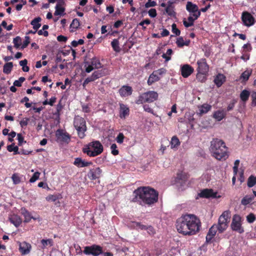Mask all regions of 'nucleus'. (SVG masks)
Here are the masks:
<instances>
[{"label": "nucleus", "mask_w": 256, "mask_h": 256, "mask_svg": "<svg viewBox=\"0 0 256 256\" xmlns=\"http://www.w3.org/2000/svg\"><path fill=\"white\" fill-rule=\"evenodd\" d=\"M101 173V170L99 168H96L89 172L88 176L91 180H96L100 177Z\"/></svg>", "instance_id": "nucleus-22"}, {"label": "nucleus", "mask_w": 256, "mask_h": 256, "mask_svg": "<svg viewBox=\"0 0 256 256\" xmlns=\"http://www.w3.org/2000/svg\"><path fill=\"white\" fill-rule=\"evenodd\" d=\"M158 94L156 92L151 90L140 94L136 101V104H140L145 102L150 103L158 99Z\"/></svg>", "instance_id": "nucleus-4"}, {"label": "nucleus", "mask_w": 256, "mask_h": 256, "mask_svg": "<svg viewBox=\"0 0 256 256\" xmlns=\"http://www.w3.org/2000/svg\"><path fill=\"white\" fill-rule=\"evenodd\" d=\"M180 144L179 140L176 136H173L170 141V148L172 149H177Z\"/></svg>", "instance_id": "nucleus-37"}, {"label": "nucleus", "mask_w": 256, "mask_h": 256, "mask_svg": "<svg viewBox=\"0 0 256 256\" xmlns=\"http://www.w3.org/2000/svg\"><path fill=\"white\" fill-rule=\"evenodd\" d=\"M198 67L197 70L199 74H202V75H206L208 72L209 67L207 64L206 59L202 58L197 62Z\"/></svg>", "instance_id": "nucleus-12"}, {"label": "nucleus", "mask_w": 256, "mask_h": 256, "mask_svg": "<svg viewBox=\"0 0 256 256\" xmlns=\"http://www.w3.org/2000/svg\"><path fill=\"white\" fill-rule=\"evenodd\" d=\"M172 50L170 48H169L167 50L166 54H164L162 55V57L165 59L166 62H167L168 60H170L171 58L170 56L172 54Z\"/></svg>", "instance_id": "nucleus-47"}, {"label": "nucleus", "mask_w": 256, "mask_h": 256, "mask_svg": "<svg viewBox=\"0 0 256 256\" xmlns=\"http://www.w3.org/2000/svg\"><path fill=\"white\" fill-rule=\"evenodd\" d=\"M110 150L112 152V154L116 156L118 154V150H117V146L115 144H113L110 146Z\"/></svg>", "instance_id": "nucleus-53"}, {"label": "nucleus", "mask_w": 256, "mask_h": 256, "mask_svg": "<svg viewBox=\"0 0 256 256\" xmlns=\"http://www.w3.org/2000/svg\"><path fill=\"white\" fill-rule=\"evenodd\" d=\"M25 78L24 77H20L18 80H16L14 82V85L16 86H20L22 84L24 81Z\"/></svg>", "instance_id": "nucleus-54"}, {"label": "nucleus", "mask_w": 256, "mask_h": 256, "mask_svg": "<svg viewBox=\"0 0 256 256\" xmlns=\"http://www.w3.org/2000/svg\"><path fill=\"white\" fill-rule=\"evenodd\" d=\"M12 179L14 184H18L21 182L22 177L19 175V174L15 173L12 175Z\"/></svg>", "instance_id": "nucleus-42"}, {"label": "nucleus", "mask_w": 256, "mask_h": 256, "mask_svg": "<svg viewBox=\"0 0 256 256\" xmlns=\"http://www.w3.org/2000/svg\"><path fill=\"white\" fill-rule=\"evenodd\" d=\"M74 126L78 132V136L80 138L84 137V132L86 130V122L84 120L79 116H76L74 119Z\"/></svg>", "instance_id": "nucleus-5"}, {"label": "nucleus", "mask_w": 256, "mask_h": 256, "mask_svg": "<svg viewBox=\"0 0 256 256\" xmlns=\"http://www.w3.org/2000/svg\"><path fill=\"white\" fill-rule=\"evenodd\" d=\"M254 196H246L242 200L241 203L242 205L246 206L252 202Z\"/></svg>", "instance_id": "nucleus-40"}, {"label": "nucleus", "mask_w": 256, "mask_h": 256, "mask_svg": "<svg viewBox=\"0 0 256 256\" xmlns=\"http://www.w3.org/2000/svg\"><path fill=\"white\" fill-rule=\"evenodd\" d=\"M10 220L16 227H18L22 224V220L20 216L16 214H12L10 216Z\"/></svg>", "instance_id": "nucleus-28"}, {"label": "nucleus", "mask_w": 256, "mask_h": 256, "mask_svg": "<svg viewBox=\"0 0 256 256\" xmlns=\"http://www.w3.org/2000/svg\"><path fill=\"white\" fill-rule=\"evenodd\" d=\"M186 10L190 14V16H193L194 19H198L200 16V11L198 10V6L191 2H187Z\"/></svg>", "instance_id": "nucleus-10"}, {"label": "nucleus", "mask_w": 256, "mask_h": 256, "mask_svg": "<svg viewBox=\"0 0 256 256\" xmlns=\"http://www.w3.org/2000/svg\"><path fill=\"white\" fill-rule=\"evenodd\" d=\"M132 92V88L128 86H124L119 90V93L122 97L131 95Z\"/></svg>", "instance_id": "nucleus-25"}, {"label": "nucleus", "mask_w": 256, "mask_h": 256, "mask_svg": "<svg viewBox=\"0 0 256 256\" xmlns=\"http://www.w3.org/2000/svg\"><path fill=\"white\" fill-rule=\"evenodd\" d=\"M226 78L224 74H218L214 78V82L217 87L219 88L225 82Z\"/></svg>", "instance_id": "nucleus-26"}, {"label": "nucleus", "mask_w": 256, "mask_h": 256, "mask_svg": "<svg viewBox=\"0 0 256 256\" xmlns=\"http://www.w3.org/2000/svg\"><path fill=\"white\" fill-rule=\"evenodd\" d=\"M146 230L148 234L150 235H153L155 233L154 230L150 226H147Z\"/></svg>", "instance_id": "nucleus-59"}, {"label": "nucleus", "mask_w": 256, "mask_h": 256, "mask_svg": "<svg viewBox=\"0 0 256 256\" xmlns=\"http://www.w3.org/2000/svg\"><path fill=\"white\" fill-rule=\"evenodd\" d=\"M56 10L54 13L55 16H62L64 14L65 9L60 4H58L56 6Z\"/></svg>", "instance_id": "nucleus-36"}, {"label": "nucleus", "mask_w": 256, "mask_h": 256, "mask_svg": "<svg viewBox=\"0 0 256 256\" xmlns=\"http://www.w3.org/2000/svg\"><path fill=\"white\" fill-rule=\"evenodd\" d=\"M143 108L144 110V111L151 113L153 114H154V111L152 108H150V107L147 104L144 105Z\"/></svg>", "instance_id": "nucleus-62"}, {"label": "nucleus", "mask_w": 256, "mask_h": 256, "mask_svg": "<svg viewBox=\"0 0 256 256\" xmlns=\"http://www.w3.org/2000/svg\"><path fill=\"white\" fill-rule=\"evenodd\" d=\"M190 40H184L182 37H179L177 38L176 44L179 47H182L184 46H188L190 44Z\"/></svg>", "instance_id": "nucleus-38"}, {"label": "nucleus", "mask_w": 256, "mask_h": 256, "mask_svg": "<svg viewBox=\"0 0 256 256\" xmlns=\"http://www.w3.org/2000/svg\"><path fill=\"white\" fill-rule=\"evenodd\" d=\"M181 73L184 78H188L194 72L193 68L188 64H184L181 67Z\"/></svg>", "instance_id": "nucleus-20"}, {"label": "nucleus", "mask_w": 256, "mask_h": 256, "mask_svg": "<svg viewBox=\"0 0 256 256\" xmlns=\"http://www.w3.org/2000/svg\"><path fill=\"white\" fill-rule=\"evenodd\" d=\"M7 150L10 152H14V154H18V148L17 146H14V144H12L7 146Z\"/></svg>", "instance_id": "nucleus-48"}, {"label": "nucleus", "mask_w": 256, "mask_h": 256, "mask_svg": "<svg viewBox=\"0 0 256 256\" xmlns=\"http://www.w3.org/2000/svg\"><path fill=\"white\" fill-rule=\"evenodd\" d=\"M156 3L154 1H152V0H148V2L145 4V6L146 8L150 7H152L156 6Z\"/></svg>", "instance_id": "nucleus-60"}, {"label": "nucleus", "mask_w": 256, "mask_h": 256, "mask_svg": "<svg viewBox=\"0 0 256 256\" xmlns=\"http://www.w3.org/2000/svg\"><path fill=\"white\" fill-rule=\"evenodd\" d=\"M19 246L20 251L23 255L29 254L32 248L30 244L26 242L20 243Z\"/></svg>", "instance_id": "nucleus-19"}, {"label": "nucleus", "mask_w": 256, "mask_h": 256, "mask_svg": "<svg viewBox=\"0 0 256 256\" xmlns=\"http://www.w3.org/2000/svg\"><path fill=\"white\" fill-rule=\"evenodd\" d=\"M160 80V77L157 74V72H153L149 76L148 80V86L152 85L154 82H158Z\"/></svg>", "instance_id": "nucleus-32"}, {"label": "nucleus", "mask_w": 256, "mask_h": 256, "mask_svg": "<svg viewBox=\"0 0 256 256\" xmlns=\"http://www.w3.org/2000/svg\"><path fill=\"white\" fill-rule=\"evenodd\" d=\"M178 0H170L168 2L167 6L166 8V12L170 16H174L175 12L174 11V6L173 4L177 2Z\"/></svg>", "instance_id": "nucleus-23"}, {"label": "nucleus", "mask_w": 256, "mask_h": 256, "mask_svg": "<svg viewBox=\"0 0 256 256\" xmlns=\"http://www.w3.org/2000/svg\"><path fill=\"white\" fill-rule=\"evenodd\" d=\"M242 19L244 24L247 26H250L254 23V18L248 12L242 14Z\"/></svg>", "instance_id": "nucleus-15"}, {"label": "nucleus", "mask_w": 256, "mask_h": 256, "mask_svg": "<svg viewBox=\"0 0 256 256\" xmlns=\"http://www.w3.org/2000/svg\"><path fill=\"white\" fill-rule=\"evenodd\" d=\"M108 74V70L106 68H102L95 70L92 74L88 77L84 82L82 86L85 87L89 82H94L96 80L106 76Z\"/></svg>", "instance_id": "nucleus-8"}, {"label": "nucleus", "mask_w": 256, "mask_h": 256, "mask_svg": "<svg viewBox=\"0 0 256 256\" xmlns=\"http://www.w3.org/2000/svg\"><path fill=\"white\" fill-rule=\"evenodd\" d=\"M211 108V106L207 104H204L202 105L199 106H198V114L200 115L206 114L209 110H210Z\"/></svg>", "instance_id": "nucleus-29"}, {"label": "nucleus", "mask_w": 256, "mask_h": 256, "mask_svg": "<svg viewBox=\"0 0 256 256\" xmlns=\"http://www.w3.org/2000/svg\"><path fill=\"white\" fill-rule=\"evenodd\" d=\"M83 152L90 156H96L103 152V146L100 142L94 141L84 146Z\"/></svg>", "instance_id": "nucleus-3"}, {"label": "nucleus", "mask_w": 256, "mask_h": 256, "mask_svg": "<svg viewBox=\"0 0 256 256\" xmlns=\"http://www.w3.org/2000/svg\"><path fill=\"white\" fill-rule=\"evenodd\" d=\"M136 196H138L144 203L152 204L158 201V193L150 187H141L134 191Z\"/></svg>", "instance_id": "nucleus-2"}, {"label": "nucleus", "mask_w": 256, "mask_h": 256, "mask_svg": "<svg viewBox=\"0 0 256 256\" xmlns=\"http://www.w3.org/2000/svg\"><path fill=\"white\" fill-rule=\"evenodd\" d=\"M40 174L39 172H36L34 173L32 177L30 180V182L33 183L39 178Z\"/></svg>", "instance_id": "nucleus-52"}, {"label": "nucleus", "mask_w": 256, "mask_h": 256, "mask_svg": "<svg viewBox=\"0 0 256 256\" xmlns=\"http://www.w3.org/2000/svg\"><path fill=\"white\" fill-rule=\"evenodd\" d=\"M256 184V177L254 176H250L248 180V186L252 188Z\"/></svg>", "instance_id": "nucleus-45"}, {"label": "nucleus", "mask_w": 256, "mask_h": 256, "mask_svg": "<svg viewBox=\"0 0 256 256\" xmlns=\"http://www.w3.org/2000/svg\"><path fill=\"white\" fill-rule=\"evenodd\" d=\"M239 164L240 160H235L234 163V166L233 167L234 173V175H236L238 172Z\"/></svg>", "instance_id": "nucleus-57"}, {"label": "nucleus", "mask_w": 256, "mask_h": 256, "mask_svg": "<svg viewBox=\"0 0 256 256\" xmlns=\"http://www.w3.org/2000/svg\"><path fill=\"white\" fill-rule=\"evenodd\" d=\"M20 213L24 217V222L26 223L29 222L32 219L34 220H38V221L41 220V218L40 216H37L36 218L33 217L31 214L26 210L25 208H22L20 210Z\"/></svg>", "instance_id": "nucleus-18"}, {"label": "nucleus", "mask_w": 256, "mask_h": 256, "mask_svg": "<svg viewBox=\"0 0 256 256\" xmlns=\"http://www.w3.org/2000/svg\"><path fill=\"white\" fill-rule=\"evenodd\" d=\"M129 226L132 228H135L138 230H146L147 226L144 225L140 222H132Z\"/></svg>", "instance_id": "nucleus-30"}, {"label": "nucleus", "mask_w": 256, "mask_h": 256, "mask_svg": "<svg viewBox=\"0 0 256 256\" xmlns=\"http://www.w3.org/2000/svg\"><path fill=\"white\" fill-rule=\"evenodd\" d=\"M200 222L194 214H185L180 218L176 222L178 232L184 236H192L200 230Z\"/></svg>", "instance_id": "nucleus-1"}, {"label": "nucleus", "mask_w": 256, "mask_h": 256, "mask_svg": "<svg viewBox=\"0 0 256 256\" xmlns=\"http://www.w3.org/2000/svg\"><path fill=\"white\" fill-rule=\"evenodd\" d=\"M231 228L232 230L240 234L244 232V230L242 226V218L240 216L236 214L233 216Z\"/></svg>", "instance_id": "nucleus-11"}, {"label": "nucleus", "mask_w": 256, "mask_h": 256, "mask_svg": "<svg viewBox=\"0 0 256 256\" xmlns=\"http://www.w3.org/2000/svg\"><path fill=\"white\" fill-rule=\"evenodd\" d=\"M41 20V18L39 17L36 18L33 20L31 22V24L33 26V28L34 30H38V28L40 26V22Z\"/></svg>", "instance_id": "nucleus-41"}, {"label": "nucleus", "mask_w": 256, "mask_h": 256, "mask_svg": "<svg viewBox=\"0 0 256 256\" xmlns=\"http://www.w3.org/2000/svg\"><path fill=\"white\" fill-rule=\"evenodd\" d=\"M12 66L13 64L12 62L6 63L4 66L3 72L6 74H9L12 71Z\"/></svg>", "instance_id": "nucleus-39"}, {"label": "nucleus", "mask_w": 256, "mask_h": 256, "mask_svg": "<svg viewBox=\"0 0 256 256\" xmlns=\"http://www.w3.org/2000/svg\"><path fill=\"white\" fill-rule=\"evenodd\" d=\"M80 26V22L78 18H74L72 20L70 24V32H74L76 31Z\"/></svg>", "instance_id": "nucleus-33"}, {"label": "nucleus", "mask_w": 256, "mask_h": 256, "mask_svg": "<svg viewBox=\"0 0 256 256\" xmlns=\"http://www.w3.org/2000/svg\"><path fill=\"white\" fill-rule=\"evenodd\" d=\"M124 135L122 133H120L116 138V140L118 144H122L124 142Z\"/></svg>", "instance_id": "nucleus-58"}, {"label": "nucleus", "mask_w": 256, "mask_h": 256, "mask_svg": "<svg viewBox=\"0 0 256 256\" xmlns=\"http://www.w3.org/2000/svg\"><path fill=\"white\" fill-rule=\"evenodd\" d=\"M112 46L114 50L116 52H119L120 50V48L119 46V42L118 39H114L111 43Z\"/></svg>", "instance_id": "nucleus-43"}, {"label": "nucleus", "mask_w": 256, "mask_h": 256, "mask_svg": "<svg viewBox=\"0 0 256 256\" xmlns=\"http://www.w3.org/2000/svg\"><path fill=\"white\" fill-rule=\"evenodd\" d=\"M199 196L204 198H219L220 196L216 192L212 189H205L202 190Z\"/></svg>", "instance_id": "nucleus-14"}, {"label": "nucleus", "mask_w": 256, "mask_h": 256, "mask_svg": "<svg viewBox=\"0 0 256 256\" xmlns=\"http://www.w3.org/2000/svg\"><path fill=\"white\" fill-rule=\"evenodd\" d=\"M57 140L59 142L68 143L70 140V136L66 132H64L61 130H58L56 132Z\"/></svg>", "instance_id": "nucleus-16"}, {"label": "nucleus", "mask_w": 256, "mask_h": 256, "mask_svg": "<svg viewBox=\"0 0 256 256\" xmlns=\"http://www.w3.org/2000/svg\"><path fill=\"white\" fill-rule=\"evenodd\" d=\"M83 252L86 255L91 254L93 256H98L102 253V248L96 244L86 246L84 247Z\"/></svg>", "instance_id": "nucleus-9"}, {"label": "nucleus", "mask_w": 256, "mask_h": 256, "mask_svg": "<svg viewBox=\"0 0 256 256\" xmlns=\"http://www.w3.org/2000/svg\"><path fill=\"white\" fill-rule=\"evenodd\" d=\"M2 26L6 28L8 30H10L12 29V25L10 24L9 26H7V23L6 21H2Z\"/></svg>", "instance_id": "nucleus-63"}, {"label": "nucleus", "mask_w": 256, "mask_h": 256, "mask_svg": "<svg viewBox=\"0 0 256 256\" xmlns=\"http://www.w3.org/2000/svg\"><path fill=\"white\" fill-rule=\"evenodd\" d=\"M13 43L14 44V46L16 48H18L21 45L22 40L21 38L19 36H16V38H14Z\"/></svg>", "instance_id": "nucleus-50"}, {"label": "nucleus", "mask_w": 256, "mask_h": 256, "mask_svg": "<svg viewBox=\"0 0 256 256\" xmlns=\"http://www.w3.org/2000/svg\"><path fill=\"white\" fill-rule=\"evenodd\" d=\"M211 152L212 156L218 160H226L228 157L226 146L216 151L212 150Z\"/></svg>", "instance_id": "nucleus-13"}, {"label": "nucleus", "mask_w": 256, "mask_h": 256, "mask_svg": "<svg viewBox=\"0 0 256 256\" xmlns=\"http://www.w3.org/2000/svg\"><path fill=\"white\" fill-rule=\"evenodd\" d=\"M148 15L152 18H155L156 16V11L154 8H151L148 10Z\"/></svg>", "instance_id": "nucleus-61"}, {"label": "nucleus", "mask_w": 256, "mask_h": 256, "mask_svg": "<svg viewBox=\"0 0 256 256\" xmlns=\"http://www.w3.org/2000/svg\"><path fill=\"white\" fill-rule=\"evenodd\" d=\"M250 96V92L248 90H244L240 92V96L241 100L245 102L248 100Z\"/></svg>", "instance_id": "nucleus-35"}, {"label": "nucleus", "mask_w": 256, "mask_h": 256, "mask_svg": "<svg viewBox=\"0 0 256 256\" xmlns=\"http://www.w3.org/2000/svg\"><path fill=\"white\" fill-rule=\"evenodd\" d=\"M27 63L26 60H24L20 62V64L22 66V70L24 72H28L29 70V68L26 66Z\"/></svg>", "instance_id": "nucleus-49"}, {"label": "nucleus", "mask_w": 256, "mask_h": 256, "mask_svg": "<svg viewBox=\"0 0 256 256\" xmlns=\"http://www.w3.org/2000/svg\"><path fill=\"white\" fill-rule=\"evenodd\" d=\"M246 220L249 223H252L256 220V216L253 214H250L246 216Z\"/></svg>", "instance_id": "nucleus-55"}, {"label": "nucleus", "mask_w": 256, "mask_h": 256, "mask_svg": "<svg viewBox=\"0 0 256 256\" xmlns=\"http://www.w3.org/2000/svg\"><path fill=\"white\" fill-rule=\"evenodd\" d=\"M172 28L173 33L176 34V36H179L180 34V32L178 28H177L176 24H173L172 26Z\"/></svg>", "instance_id": "nucleus-56"}, {"label": "nucleus", "mask_w": 256, "mask_h": 256, "mask_svg": "<svg viewBox=\"0 0 256 256\" xmlns=\"http://www.w3.org/2000/svg\"><path fill=\"white\" fill-rule=\"evenodd\" d=\"M192 17L193 16H189L188 19V21H184V24L186 27L188 28L192 26L194 24V21L196 19H194Z\"/></svg>", "instance_id": "nucleus-44"}, {"label": "nucleus", "mask_w": 256, "mask_h": 256, "mask_svg": "<svg viewBox=\"0 0 256 256\" xmlns=\"http://www.w3.org/2000/svg\"><path fill=\"white\" fill-rule=\"evenodd\" d=\"M46 199L48 202H55L58 199V196L57 195L50 194L47 196Z\"/></svg>", "instance_id": "nucleus-51"}, {"label": "nucleus", "mask_w": 256, "mask_h": 256, "mask_svg": "<svg viewBox=\"0 0 256 256\" xmlns=\"http://www.w3.org/2000/svg\"><path fill=\"white\" fill-rule=\"evenodd\" d=\"M218 230L219 231V228L216 225L214 224L212 226L206 236V240L208 242H210L212 240L214 236L216 234Z\"/></svg>", "instance_id": "nucleus-24"}, {"label": "nucleus", "mask_w": 256, "mask_h": 256, "mask_svg": "<svg viewBox=\"0 0 256 256\" xmlns=\"http://www.w3.org/2000/svg\"><path fill=\"white\" fill-rule=\"evenodd\" d=\"M92 162H86L80 158H75L74 164L78 167L82 168L88 166L92 164Z\"/></svg>", "instance_id": "nucleus-27"}, {"label": "nucleus", "mask_w": 256, "mask_h": 256, "mask_svg": "<svg viewBox=\"0 0 256 256\" xmlns=\"http://www.w3.org/2000/svg\"><path fill=\"white\" fill-rule=\"evenodd\" d=\"M206 75H202V74L198 73L196 78L200 82H204L206 80Z\"/></svg>", "instance_id": "nucleus-64"}, {"label": "nucleus", "mask_w": 256, "mask_h": 256, "mask_svg": "<svg viewBox=\"0 0 256 256\" xmlns=\"http://www.w3.org/2000/svg\"><path fill=\"white\" fill-rule=\"evenodd\" d=\"M130 110L128 107L123 104H120V117L121 118H125L129 115Z\"/></svg>", "instance_id": "nucleus-21"}, {"label": "nucleus", "mask_w": 256, "mask_h": 256, "mask_svg": "<svg viewBox=\"0 0 256 256\" xmlns=\"http://www.w3.org/2000/svg\"><path fill=\"white\" fill-rule=\"evenodd\" d=\"M226 145L224 142L220 139L215 138L212 140L211 142L210 146V150H220V148H224Z\"/></svg>", "instance_id": "nucleus-17"}, {"label": "nucleus", "mask_w": 256, "mask_h": 256, "mask_svg": "<svg viewBox=\"0 0 256 256\" xmlns=\"http://www.w3.org/2000/svg\"><path fill=\"white\" fill-rule=\"evenodd\" d=\"M85 72L90 73L94 70L99 69L102 68L100 60L96 58H93L90 60L85 61L84 64Z\"/></svg>", "instance_id": "nucleus-7"}, {"label": "nucleus", "mask_w": 256, "mask_h": 256, "mask_svg": "<svg viewBox=\"0 0 256 256\" xmlns=\"http://www.w3.org/2000/svg\"><path fill=\"white\" fill-rule=\"evenodd\" d=\"M230 216L228 211L224 212L218 218V224L219 232H222L228 226V224L230 222Z\"/></svg>", "instance_id": "nucleus-6"}, {"label": "nucleus", "mask_w": 256, "mask_h": 256, "mask_svg": "<svg viewBox=\"0 0 256 256\" xmlns=\"http://www.w3.org/2000/svg\"><path fill=\"white\" fill-rule=\"evenodd\" d=\"M41 243L42 244V248H46L48 246H52L53 244L52 240L51 239H43L41 240Z\"/></svg>", "instance_id": "nucleus-46"}, {"label": "nucleus", "mask_w": 256, "mask_h": 256, "mask_svg": "<svg viewBox=\"0 0 256 256\" xmlns=\"http://www.w3.org/2000/svg\"><path fill=\"white\" fill-rule=\"evenodd\" d=\"M226 112L224 110H218L213 114V118L217 121L222 120L226 116Z\"/></svg>", "instance_id": "nucleus-31"}, {"label": "nucleus", "mask_w": 256, "mask_h": 256, "mask_svg": "<svg viewBox=\"0 0 256 256\" xmlns=\"http://www.w3.org/2000/svg\"><path fill=\"white\" fill-rule=\"evenodd\" d=\"M252 72V70L251 69H247L241 74L240 78V80L242 82L247 81L248 80L250 76L251 75Z\"/></svg>", "instance_id": "nucleus-34"}]
</instances>
